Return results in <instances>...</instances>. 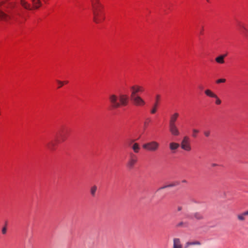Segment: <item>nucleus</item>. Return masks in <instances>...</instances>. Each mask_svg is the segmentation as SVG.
Returning <instances> with one entry per match:
<instances>
[{"instance_id": "obj_33", "label": "nucleus", "mask_w": 248, "mask_h": 248, "mask_svg": "<svg viewBox=\"0 0 248 248\" xmlns=\"http://www.w3.org/2000/svg\"><path fill=\"white\" fill-rule=\"evenodd\" d=\"M203 33V28L202 27V30H201V34L202 35Z\"/></svg>"}, {"instance_id": "obj_7", "label": "nucleus", "mask_w": 248, "mask_h": 248, "mask_svg": "<svg viewBox=\"0 0 248 248\" xmlns=\"http://www.w3.org/2000/svg\"><path fill=\"white\" fill-rule=\"evenodd\" d=\"M138 157L133 153H130L126 163V167L129 169H132L138 162Z\"/></svg>"}, {"instance_id": "obj_17", "label": "nucleus", "mask_w": 248, "mask_h": 248, "mask_svg": "<svg viewBox=\"0 0 248 248\" xmlns=\"http://www.w3.org/2000/svg\"><path fill=\"white\" fill-rule=\"evenodd\" d=\"M56 144L57 143L56 141L52 140L47 143L46 144V146L48 149L50 150H54L55 148Z\"/></svg>"}, {"instance_id": "obj_11", "label": "nucleus", "mask_w": 248, "mask_h": 248, "mask_svg": "<svg viewBox=\"0 0 248 248\" xmlns=\"http://www.w3.org/2000/svg\"><path fill=\"white\" fill-rule=\"evenodd\" d=\"M93 8L94 10V14L98 15L101 10L102 5L99 0H91Z\"/></svg>"}, {"instance_id": "obj_12", "label": "nucleus", "mask_w": 248, "mask_h": 248, "mask_svg": "<svg viewBox=\"0 0 248 248\" xmlns=\"http://www.w3.org/2000/svg\"><path fill=\"white\" fill-rule=\"evenodd\" d=\"M248 216V210L237 215V218L239 221H245L246 216Z\"/></svg>"}, {"instance_id": "obj_3", "label": "nucleus", "mask_w": 248, "mask_h": 248, "mask_svg": "<svg viewBox=\"0 0 248 248\" xmlns=\"http://www.w3.org/2000/svg\"><path fill=\"white\" fill-rule=\"evenodd\" d=\"M16 2H20L21 6L27 10L37 8L40 5V0H16Z\"/></svg>"}, {"instance_id": "obj_2", "label": "nucleus", "mask_w": 248, "mask_h": 248, "mask_svg": "<svg viewBox=\"0 0 248 248\" xmlns=\"http://www.w3.org/2000/svg\"><path fill=\"white\" fill-rule=\"evenodd\" d=\"M179 113L175 112L170 115L169 127V131L171 134L173 136H178L180 134V131L176 124V122L179 117Z\"/></svg>"}, {"instance_id": "obj_13", "label": "nucleus", "mask_w": 248, "mask_h": 248, "mask_svg": "<svg viewBox=\"0 0 248 248\" xmlns=\"http://www.w3.org/2000/svg\"><path fill=\"white\" fill-rule=\"evenodd\" d=\"M173 248H183L181 240L178 238H174L173 240Z\"/></svg>"}, {"instance_id": "obj_8", "label": "nucleus", "mask_w": 248, "mask_h": 248, "mask_svg": "<svg viewBox=\"0 0 248 248\" xmlns=\"http://www.w3.org/2000/svg\"><path fill=\"white\" fill-rule=\"evenodd\" d=\"M131 97L139 96V93H142L144 91V88L141 85L135 84L130 87Z\"/></svg>"}, {"instance_id": "obj_14", "label": "nucleus", "mask_w": 248, "mask_h": 248, "mask_svg": "<svg viewBox=\"0 0 248 248\" xmlns=\"http://www.w3.org/2000/svg\"><path fill=\"white\" fill-rule=\"evenodd\" d=\"M180 144L179 143L174 142H171L169 144L170 150L173 153L175 152V151L177 150Z\"/></svg>"}, {"instance_id": "obj_26", "label": "nucleus", "mask_w": 248, "mask_h": 248, "mask_svg": "<svg viewBox=\"0 0 248 248\" xmlns=\"http://www.w3.org/2000/svg\"><path fill=\"white\" fill-rule=\"evenodd\" d=\"M135 140L129 139L127 140V144L128 145V146H131L134 143H135Z\"/></svg>"}, {"instance_id": "obj_34", "label": "nucleus", "mask_w": 248, "mask_h": 248, "mask_svg": "<svg viewBox=\"0 0 248 248\" xmlns=\"http://www.w3.org/2000/svg\"><path fill=\"white\" fill-rule=\"evenodd\" d=\"M217 166V164H213L212 165V167H215V166Z\"/></svg>"}, {"instance_id": "obj_10", "label": "nucleus", "mask_w": 248, "mask_h": 248, "mask_svg": "<svg viewBox=\"0 0 248 248\" xmlns=\"http://www.w3.org/2000/svg\"><path fill=\"white\" fill-rule=\"evenodd\" d=\"M160 98V95L158 94L155 95V102L154 103L153 105L152 106L151 109L150 110V113L152 114H155L157 112L159 105Z\"/></svg>"}, {"instance_id": "obj_36", "label": "nucleus", "mask_w": 248, "mask_h": 248, "mask_svg": "<svg viewBox=\"0 0 248 248\" xmlns=\"http://www.w3.org/2000/svg\"><path fill=\"white\" fill-rule=\"evenodd\" d=\"M183 182H184V183H186V180H184V181H183Z\"/></svg>"}, {"instance_id": "obj_29", "label": "nucleus", "mask_w": 248, "mask_h": 248, "mask_svg": "<svg viewBox=\"0 0 248 248\" xmlns=\"http://www.w3.org/2000/svg\"><path fill=\"white\" fill-rule=\"evenodd\" d=\"M204 135L205 137H208L210 135V131L209 130H205L204 131Z\"/></svg>"}, {"instance_id": "obj_22", "label": "nucleus", "mask_w": 248, "mask_h": 248, "mask_svg": "<svg viewBox=\"0 0 248 248\" xmlns=\"http://www.w3.org/2000/svg\"><path fill=\"white\" fill-rule=\"evenodd\" d=\"M243 33L247 37H248V28L245 26L242 27V31Z\"/></svg>"}, {"instance_id": "obj_5", "label": "nucleus", "mask_w": 248, "mask_h": 248, "mask_svg": "<svg viewBox=\"0 0 248 248\" xmlns=\"http://www.w3.org/2000/svg\"><path fill=\"white\" fill-rule=\"evenodd\" d=\"M180 145L182 149L186 152H189L192 150L191 140L187 136H185L183 137Z\"/></svg>"}, {"instance_id": "obj_31", "label": "nucleus", "mask_w": 248, "mask_h": 248, "mask_svg": "<svg viewBox=\"0 0 248 248\" xmlns=\"http://www.w3.org/2000/svg\"><path fill=\"white\" fill-rule=\"evenodd\" d=\"M62 82L63 83V85L67 84L69 83V81L68 80H64L62 81Z\"/></svg>"}, {"instance_id": "obj_16", "label": "nucleus", "mask_w": 248, "mask_h": 248, "mask_svg": "<svg viewBox=\"0 0 248 248\" xmlns=\"http://www.w3.org/2000/svg\"><path fill=\"white\" fill-rule=\"evenodd\" d=\"M131 148L134 153L136 154L139 153L140 150V144L137 142L134 143L131 146Z\"/></svg>"}, {"instance_id": "obj_9", "label": "nucleus", "mask_w": 248, "mask_h": 248, "mask_svg": "<svg viewBox=\"0 0 248 248\" xmlns=\"http://www.w3.org/2000/svg\"><path fill=\"white\" fill-rule=\"evenodd\" d=\"M133 104L137 107H144L146 105L145 100L140 96H135L131 97Z\"/></svg>"}, {"instance_id": "obj_20", "label": "nucleus", "mask_w": 248, "mask_h": 248, "mask_svg": "<svg viewBox=\"0 0 248 248\" xmlns=\"http://www.w3.org/2000/svg\"><path fill=\"white\" fill-rule=\"evenodd\" d=\"M104 20L103 16H93V20L96 23H100Z\"/></svg>"}, {"instance_id": "obj_23", "label": "nucleus", "mask_w": 248, "mask_h": 248, "mask_svg": "<svg viewBox=\"0 0 248 248\" xmlns=\"http://www.w3.org/2000/svg\"><path fill=\"white\" fill-rule=\"evenodd\" d=\"M194 217L195 218H196L197 219H201L202 218V217H203L202 214L200 213H195L194 215Z\"/></svg>"}, {"instance_id": "obj_32", "label": "nucleus", "mask_w": 248, "mask_h": 248, "mask_svg": "<svg viewBox=\"0 0 248 248\" xmlns=\"http://www.w3.org/2000/svg\"><path fill=\"white\" fill-rule=\"evenodd\" d=\"M150 121V119H148L146 120V121L145 122V124H147L148 123V122H149Z\"/></svg>"}, {"instance_id": "obj_27", "label": "nucleus", "mask_w": 248, "mask_h": 248, "mask_svg": "<svg viewBox=\"0 0 248 248\" xmlns=\"http://www.w3.org/2000/svg\"><path fill=\"white\" fill-rule=\"evenodd\" d=\"M57 83L58 84V88H61L62 87L63 85V83L62 82V81H61L60 80H56Z\"/></svg>"}, {"instance_id": "obj_4", "label": "nucleus", "mask_w": 248, "mask_h": 248, "mask_svg": "<svg viewBox=\"0 0 248 248\" xmlns=\"http://www.w3.org/2000/svg\"><path fill=\"white\" fill-rule=\"evenodd\" d=\"M16 5V1L10 0L1 5L0 8V16H8L10 9L14 7Z\"/></svg>"}, {"instance_id": "obj_15", "label": "nucleus", "mask_w": 248, "mask_h": 248, "mask_svg": "<svg viewBox=\"0 0 248 248\" xmlns=\"http://www.w3.org/2000/svg\"><path fill=\"white\" fill-rule=\"evenodd\" d=\"M204 93L207 96L210 98H215L217 96V95L215 93H214L210 89H206L204 91Z\"/></svg>"}, {"instance_id": "obj_37", "label": "nucleus", "mask_w": 248, "mask_h": 248, "mask_svg": "<svg viewBox=\"0 0 248 248\" xmlns=\"http://www.w3.org/2000/svg\"><path fill=\"white\" fill-rule=\"evenodd\" d=\"M206 1H207V2H210V0H206Z\"/></svg>"}, {"instance_id": "obj_18", "label": "nucleus", "mask_w": 248, "mask_h": 248, "mask_svg": "<svg viewBox=\"0 0 248 248\" xmlns=\"http://www.w3.org/2000/svg\"><path fill=\"white\" fill-rule=\"evenodd\" d=\"M226 56V54L221 55L217 57L215 60L217 62L220 64H222L224 62V58Z\"/></svg>"}, {"instance_id": "obj_25", "label": "nucleus", "mask_w": 248, "mask_h": 248, "mask_svg": "<svg viewBox=\"0 0 248 248\" xmlns=\"http://www.w3.org/2000/svg\"><path fill=\"white\" fill-rule=\"evenodd\" d=\"M215 104L217 105H219L221 103V100L219 99L218 96L217 95L216 97L215 98Z\"/></svg>"}, {"instance_id": "obj_38", "label": "nucleus", "mask_w": 248, "mask_h": 248, "mask_svg": "<svg viewBox=\"0 0 248 248\" xmlns=\"http://www.w3.org/2000/svg\"><path fill=\"white\" fill-rule=\"evenodd\" d=\"M62 140V141H64L65 140V139H63Z\"/></svg>"}, {"instance_id": "obj_30", "label": "nucleus", "mask_w": 248, "mask_h": 248, "mask_svg": "<svg viewBox=\"0 0 248 248\" xmlns=\"http://www.w3.org/2000/svg\"><path fill=\"white\" fill-rule=\"evenodd\" d=\"M7 231V229L6 227H4L2 229V233L3 234H5Z\"/></svg>"}, {"instance_id": "obj_35", "label": "nucleus", "mask_w": 248, "mask_h": 248, "mask_svg": "<svg viewBox=\"0 0 248 248\" xmlns=\"http://www.w3.org/2000/svg\"><path fill=\"white\" fill-rule=\"evenodd\" d=\"M176 185H175V184H172V185H170V186H176Z\"/></svg>"}, {"instance_id": "obj_21", "label": "nucleus", "mask_w": 248, "mask_h": 248, "mask_svg": "<svg viewBox=\"0 0 248 248\" xmlns=\"http://www.w3.org/2000/svg\"><path fill=\"white\" fill-rule=\"evenodd\" d=\"M97 189V187L96 186H93L91 187L90 191H91V194L93 196H95Z\"/></svg>"}, {"instance_id": "obj_6", "label": "nucleus", "mask_w": 248, "mask_h": 248, "mask_svg": "<svg viewBox=\"0 0 248 248\" xmlns=\"http://www.w3.org/2000/svg\"><path fill=\"white\" fill-rule=\"evenodd\" d=\"M159 143L156 141H151L142 145V148L150 152H155L159 149Z\"/></svg>"}, {"instance_id": "obj_19", "label": "nucleus", "mask_w": 248, "mask_h": 248, "mask_svg": "<svg viewBox=\"0 0 248 248\" xmlns=\"http://www.w3.org/2000/svg\"><path fill=\"white\" fill-rule=\"evenodd\" d=\"M201 243L198 241H195L193 242H187L186 243L185 248H187L191 245H200Z\"/></svg>"}, {"instance_id": "obj_1", "label": "nucleus", "mask_w": 248, "mask_h": 248, "mask_svg": "<svg viewBox=\"0 0 248 248\" xmlns=\"http://www.w3.org/2000/svg\"><path fill=\"white\" fill-rule=\"evenodd\" d=\"M109 100L112 108H117L121 106H125L127 105L128 96L126 94H121L118 97L116 95L112 94L109 96Z\"/></svg>"}, {"instance_id": "obj_24", "label": "nucleus", "mask_w": 248, "mask_h": 248, "mask_svg": "<svg viewBox=\"0 0 248 248\" xmlns=\"http://www.w3.org/2000/svg\"><path fill=\"white\" fill-rule=\"evenodd\" d=\"M199 133V130L197 129H192V136L193 138H196L198 134Z\"/></svg>"}, {"instance_id": "obj_28", "label": "nucleus", "mask_w": 248, "mask_h": 248, "mask_svg": "<svg viewBox=\"0 0 248 248\" xmlns=\"http://www.w3.org/2000/svg\"><path fill=\"white\" fill-rule=\"evenodd\" d=\"M225 82H226V79H225V78H220V79H218L216 80V83L217 84H219L221 83H224Z\"/></svg>"}]
</instances>
